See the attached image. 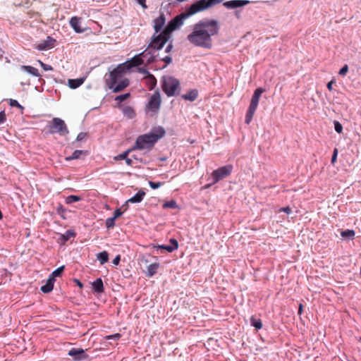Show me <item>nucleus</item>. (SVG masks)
Instances as JSON below:
<instances>
[{
  "mask_svg": "<svg viewBox=\"0 0 361 361\" xmlns=\"http://www.w3.org/2000/svg\"><path fill=\"white\" fill-rule=\"evenodd\" d=\"M219 30L220 25L217 20L203 18L192 25V31L186 39L195 47L209 50L213 47V37L219 35Z\"/></svg>",
  "mask_w": 361,
  "mask_h": 361,
  "instance_id": "nucleus-1",
  "label": "nucleus"
},
{
  "mask_svg": "<svg viewBox=\"0 0 361 361\" xmlns=\"http://www.w3.org/2000/svg\"><path fill=\"white\" fill-rule=\"evenodd\" d=\"M166 134L164 128L158 126L153 128L149 133L139 135L133 146V149H150Z\"/></svg>",
  "mask_w": 361,
  "mask_h": 361,
  "instance_id": "nucleus-2",
  "label": "nucleus"
},
{
  "mask_svg": "<svg viewBox=\"0 0 361 361\" xmlns=\"http://www.w3.org/2000/svg\"><path fill=\"white\" fill-rule=\"evenodd\" d=\"M198 12H200L199 8H197L194 4H192L190 6L186 8L185 12L176 16L169 20L163 30L171 36V33L180 27L187 18Z\"/></svg>",
  "mask_w": 361,
  "mask_h": 361,
  "instance_id": "nucleus-3",
  "label": "nucleus"
},
{
  "mask_svg": "<svg viewBox=\"0 0 361 361\" xmlns=\"http://www.w3.org/2000/svg\"><path fill=\"white\" fill-rule=\"evenodd\" d=\"M131 68V64L128 63V62L118 64L110 72L109 78L106 79V85H109L110 84L117 83V82L122 78L123 75L130 71Z\"/></svg>",
  "mask_w": 361,
  "mask_h": 361,
  "instance_id": "nucleus-4",
  "label": "nucleus"
},
{
  "mask_svg": "<svg viewBox=\"0 0 361 361\" xmlns=\"http://www.w3.org/2000/svg\"><path fill=\"white\" fill-rule=\"evenodd\" d=\"M264 92V89L262 87H258L254 91L245 115V123L246 124H249L252 121L253 116L257 108L259 98Z\"/></svg>",
  "mask_w": 361,
  "mask_h": 361,
  "instance_id": "nucleus-5",
  "label": "nucleus"
},
{
  "mask_svg": "<svg viewBox=\"0 0 361 361\" xmlns=\"http://www.w3.org/2000/svg\"><path fill=\"white\" fill-rule=\"evenodd\" d=\"M180 87L179 80L173 77L164 78L162 82V90L168 97H173Z\"/></svg>",
  "mask_w": 361,
  "mask_h": 361,
  "instance_id": "nucleus-6",
  "label": "nucleus"
},
{
  "mask_svg": "<svg viewBox=\"0 0 361 361\" xmlns=\"http://www.w3.org/2000/svg\"><path fill=\"white\" fill-rule=\"evenodd\" d=\"M171 36L166 32L162 30L158 35H154L151 42L149 44L147 49H153L154 50H161L165 44L169 40Z\"/></svg>",
  "mask_w": 361,
  "mask_h": 361,
  "instance_id": "nucleus-7",
  "label": "nucleus"
},
{
  "mask_svg": "<svg viewBox=\"0 0 361 361\" xmlns=\"http://www.w3.org/2000/svg\"><path fill=\"white\" fill-rule=\"evenodd\" d=\"M49 128L51 134L59 133L60 135H66L69 133L65 121L60 118H54Z\"/></svg>",
  "mask_w": 361,
  "mask_h": 361,
  "instance_id": "nucleus-8",
  "label": "nucleus"
},
{
  "mask_svg": "<svg viewBox=\"0 0 361 361\" xmlns=\"http://www.w3.org/2000/svg\"><path fill=\"white\" fill-rule=\"evenodd\" d=\"M233 169V166L231 164H227L213 171L212 173V183H217L228 177L232 173Z\"/></svg>",
  "mask_w": 361,
  "mask_h": 361,
  "instance_id": "nucleus-9",
  "label": "nucleus"
},
{
  "mask_svg": "<svg viewBox=\"0 0 361 361\" xmlns=\"http://www.w3.org/2000/svg\"><path fill=\"white\" fill-rule=\"evenodd\" d=\"M161 99L159 91H155L150 97L146 107L152 112L157 113L161 106Z\"/></svg>",
  "mask_w": 361,
  "mask_h": 361,
  "instance_id": "nucleus-10",
  "label": "nucleus"
},
{
  "mask_svg": "<svg viewBox=\"0 0 361 361\" xmlns=\"http://www.w3.org/2000/svg\"><path fill=\"white\" fill-rule=\"evenodd\" d=\"M68 355L73 357L75 361L85 360L89 357V355L85 353V350L82 348H73L68 351Z\"/></svg>",
  "mask_w": 361,
  "mask_h": 361,
  "instance_id": "nucleus-11",
  "label": "nucleus"
},
{
  "mask_svg": "<svg viewBox=\"0 0 361 361\" xmlns=\"http://www.w3.org/2000/svg\"><path fill=\"white\" fill-rule=\"evenodd\" d=\"M56 39L51 36H47L44 40L38 44L36 48L39 51H47L55 46Z\"/></svg>",
  "mask_w": 361,
  "mask_h": 361,
  "instance_id": "nucleus-12",
  "label": "nucleus"
},
{
  "mask_svg": "<svg viewBox=\"0 0 361 361\" xmlns=\"http://www.w3.org/2000/svg\"><path fill=\"white\" fill-rule=\"evenodd\" d=\"M250 3L248 0H231L223 3V6L228 9L238 8Z\"/></svg>",
  "mask_w": 361,
  "mask_h": 361,
  "instance_id": "nucleus-13",
  "label": "nucleus"
},
{
  "mask_svg": "<svg viewBox=\"0 0 361 361\" xmlns=\"http://www.w3.org/2000/svg\"><path fill=\"white\" fill-rule=\"evenodd\" d=\"M129 85V80L128 78H123L117 83L110 84L108 87L112 90L113 92H119L123 90L126 87Z\"/></svg>",
  "mask_w": 361,
  "mask_h": 361,
  "instance_id": "nucleus-14",
  "label": "nucleus"
},
{
  "mask_svg": "<svg viewBox=\"0 0 361 361\" xmlns=\"http://www.w3.org/2000/svg\"><path fill=\"white\" fill-rule=\"evenodd\" d=\"M166 23V17L164 14L161 13L159 17L154 20V30L155 33L161 32Z\"/></svg>",
  "mask_w": 361,
  "mask_h": 361,
  "instance_id": "nucleus-15",
  "label": "nucleus"
},
{
  "mask_svg": "<svg viewBox=\"0 0 361 361\" xmlns=\"http://www.w3.org/2000/svg\"><path fill=\"white\" fill-rule=\"evenodd\" d=\"M69 23L76 33H82L85 30L81 27V18L77 16L72 17L70 19Z\"/></svg>",
  "mask_w": 361,
  "mask_h": 361,
  "instance_id": "nucleus-16",
  "label": "nucleus"
},
{
  "mask_svg": "<svg viewBox=\"0 0 361 361\" xmlns=\"http://www.w3.org/2000/svg\"><path fill=\"white\" fill-rule=\"evenodd\" d=\"M145 56L147 55V49H145L140 54L135 55V56H133L131 59V60L130 61H127V62H128V63L131 64L132 68L134 66H138L142 65L145 63V59H143L142 56H145Z\"/></svg>",
  "mask_w": 361,
  "mask_h": 361,
  "instance_id": "nucleus-17",
  "label": "nucleus"
},
{
  "mask_svg": "<svg viewBox=\"0 0 361 361\" xmlns=\"http://www.w3.org/2000/svg\"><path fill=\"white\" fill-rule=\"evenodd\" d=\"M118 107L121 109L124 116H126L128 118L132 119L136 116L135 110L130 106L118 105Z\"/></svg>",
  "mask_w": 361,
  "mask_h": 361,
  "instance_id": "nucleus-18",
  "label": "nucleus"
},
{
  "mask_svg": "<svg viewBox=\"0 0 361 361\" xmlns=\"http://www.w3.org/2000/svg\"><path fill=\"white\" fill-rule=\"evenodd\" d=\"M54 282L55 279H53L52 277H49L45 284L41 286V291L43 292L44 293H50L54 288Z\"/></svg>",
  "mask_w": 361,
  "mask_h": 361,
  "instance_id": "nucleus-19",
  "label": "nucleus"
},
{
  "mask_svg": "<svg viewBox=\"0 0 361 361\" xmlns=\"http://www.w3.org/2000/svg\"><path fill=\"white\" fill-rule=\"evenodd\" d=\"M94 291L97 293H103L104 290L103 281L101 278L97 279L92 283Z\"/></svg>",
  "mask_w": 361,
  "mask_h": 361,
  "instance_id": "nucleus-20",
  "label": "nucleus"
},
{
  "mask_svg": "<svg viewBox=\"0 0 361 361\" xmlns=\"http://www.w3.org/2000/svg\"><path fill=\"white\" fill-rule=\"evenodd\" d=\"M145 195V192L142 190H140L135 195L128 200V202L130 203H140L142 201Z\"/></svg>",
  "mask_w": 361,
  "mask_h": 361,
  "instance_id": "nucleus-21",
  "label": "nucleus"
},
{
  "mask_svg": "<svg viewBox=\"0 0 361 361\" xmlns=\"http://www.w3.org/2000/svg\"><path fill=\"white\" fill-rule=\"evenodd\" d=\"M147 55L146 56H142V58L145 59V63L149 64L158 60L157 58L159 57V54L155 55L154 52H152L150 50L148 51L147 49Z\"/></svg>",
  "mask_w": 361,
  "mask_h": 361,
  "instance_id": "nucleus-22",
  "label": "nucleus"
},
{
  "mask_svg": "<svg viewBox=\"0 0 361 361\" xmlns=\"http://www.w3.org/2000/svg\"><path fill=\"white\" fill-rule=\"evenodd\" d=\"M182 98L190 102L195 101L198 97V91L195 89L190 90L188 93L183 94Z\"/></svg>",
  "mask_w": 361,
  "mask_h": 361,
  "instance_id": "nucleus-23",
  "label": "nucleus"
},
{
  "mask_svg": "<svg viewBox=\"0 0 361 361\" xmlns=\"http://www.w3.org/2000/svg\"><path fill=\"white\" fill-rule=\"evenodd\" d=\"M159 267V264L158 262H155L149 264L147 267L146 276L147 277H152L154 274H157V269Z\"/></svg>",
  "mask_w": 361,
  "mask_h": 361,
  "instance_id": "nucleus-24",
  "label": "nucleus"
},
{
  "mask_svg": "<svg viewBox=\"0 0 361 361\" xmlns=\"http://www.w3.org/2000/svg\"><path fill=\"white\" fill-rule=\"evenodd\" d=\"M85 79L79 78L76 79H69L68 81V86L71 89H76L83 84Z\"/></svg>",
  "mask_w": 361,
  "mask_h": 361,
  "instance_id": "nucleus-25",
  "label": "nucleus"
},
{
  "mask_svg": "<svg viewBox=\"0 0 361 361\" xmlns=\"http://www.w3.org/2000/svg\"><path fill=\"white\" fill-rule=\"evenodd\" d=\"M20 70L23 71H26L27 73H29L33 76H35V77H39L40 75L39 73L38 69L35 67H32L31 66H25V65L21 66Z\"/></svg>",
  "mask_w": 361,
  "mask_h": 361,
  "instance_id": "nucleus-26",
  "label": "nucleus"
},
{
  "mask_svg": "<svg viewBox=\"0 0 361 361\" xmlns=\"http://www.w3.org/2000/svg\"><path fill=\"white\" fill-rule=\"evenodd\" d=\"M138 72L140 73L144 74L145 78H148L150 80L151 82L152 83V85H156V83H157L156 78L146 68H138Z\"/></svg>",
  "mask_w": 361,
  "mask_h": 361,
  "instance_id": "nucleus-27",
  "label": "nucleus"
},
{
  "mask_svg": "<svg viewBox=\"0 0 361 361\" xmlns=\"http://www.w3.org/2000/svg\"><path fill=\"white\" fill-rule=\"evenodd\" d=\"M96 257L101 264H104L109 261V253L106 251L97 253Z\"/></svg>",
  "mask_w": 361,
  "mask_h": 361,
  "instance_id": "nucleus-28",
  "label": "nucleus"
},
{
  "mask_svg": "<svg viewBox=\"0 0 361 361\" xmlns=\"http://www.w3.org/2000/svg\"><path fill=\"white\" fill-rule=\"evenodd\" d=\"M75 235L76 233L73 230L68 229L63 234L61 235V239L63 242H67L71 238H74Z\"/></svg>",
  "mask_w": 361,
  "mask_h": 361,
  "instance_id": "nucleus-29",
  "label": "nucleus"
},
{
  "mask_svg": "<svg viewBox=\"0 0 361 361\" xmlns=\"http://www.w3.org/2000/svg\"><path fill=\"white\" fill-rule=\"evenodd\" d=\"M85 154V151L84 150H81V149H75L71 156H69V157H66L65 158L66 161H71V160H73V159H78L80 158V157L82 155V154Z\"/></svg>",
  "mask_w": 361,
  "mask_h": 361,
  "instance_id": "nucleus-30",
  "label": "nucleus"
},
{
  "mask_svg": "<svg viewBox=\"0 0 361 361\" xmlns=\"http://www.w3.org/2000/svg\"><path fill=\"white\" fill-rule=\"evenodd\" d=\"M355 235V232L354 230L352 229H346L344 231H342L341 233V235L345 238V239H353L354 236Z\"/></svg>",
  "mask_w": 361,
  "mask_h": 361,
  "instance_id": "nucleus-31",
  "label": "nucleus"
},
{
  "mask_svg": "<svg viewBox=\"0 0 361 361\" xmlns=\"http://www.w3.org/2000/svg\"><path fill=\"white\" fill-rule=\"evenodd\" d=\"M135 149H133V147L130 149H128L125 152H123L121 154H118L117 156L114 157L115 161H120V160H124L125 159L128 158V154Z\"/></svg>",
  "mask_w": 361,
  "mask_h": 361,
  "instance_id": "nucleus-32",
  "label": "nucleus"
},
{
  "mask_svg": "<svg viewBox=\"0 0 361 361\" xmlns=\"http://www.w3.org/2000/svg\"><path fill=\"white\" fill-rule=\"evenodd\" d=\"M251 325L255 327L257 330L262 329V322L260 319H257L254 316L250 317Z\"/></svg>",
  "mask_w": 361,
  "mask_h": 361,
  "instance_id": "nucleus-33",
  "label": "nucleus"
},
{
  "mask_svg": "<svg viewBox=\"0 0 361 361\" xmlns=\"http://www.w3.org/2000/svg\"><path fill=\"white\" fill-rule=\"evenodd\" d=\"M82 200L81 197L75 195H71L66 197L65 202L67 204H71L74 202H79Z\"/></svg>",
  "mask_w": 361,
  "mask_h": 361,
  "instance_id": "nucleus-34",
  "label": "nucleus"
},
{
  "mask_svg": "<svg viewBox=\"0 0 361 361\" xmlns=\"http://www.w3.org/2000/svg\"><path fill=\"white\" fill-rule=\"evenodd\" d=\"M164 209L171 208V209H177L178 208V205L177 204L176 201L171 200L170 201H167L164 202L162 205Z\"/></svg>",
  "mask_w": 361,
  "mask_h": 361,
  "instance_id": "nucleus-35",
  "label": "nucleus"
},
{
  "mask_svg": "<svg viewBox=\"0 0 361 361\" xmlns=\"http://www.w3.org/2000/svg\"><path fill=\"white\" fill-rule=\"evenodd\" d=\"M65 269V266L62 265L57 269H56L52 273L49 275V277H52L53 279H55L56 277H59L61 275L63 270Z\"/></svg>",
  "mask_w": 361,
  "mask_h": 361,
  "instance_id": "nucleus-36",
  "label": "nucleus"
},
{
  "mask_svg": "<svg viewBox=\"0 0 361 361\" xmlns=\"http://www.w3.org/2000/svg\"><path fill=\"white\" fill-rule=\"evenodd\" d=\"M130 94L129 92L124 93L122 94L117 95L114 99H115V101L118 102V104H120L121 102L128 99L130 97ZM118 105H120V104H118Z\"/></svg>",
  "mask_w": 361,
  "mask_h": 361,
  "instance_id": "nucleus-37",
  "label": "nucleus"
},
{
  "mask_svg": "<svg viewBox=\"0 0 361 361\" xmlns=\"http://www.w3.org/2000/svg\"><path fill=\"white\" fill-rule=\"evenodd\" d=\"M334 130L336 133H338V134H341L343 132V126L342 124L338 121H334Z\"/></svg>",
  "mask_w": 361,
  "mask_h": 361,
  "instance_id": "nucleus-38",
  "label": "nucleus"
},
{
  "mask_svg": "<svg viewBox=\"0 0 361 361\" xmlns=\"http://www.w3.org/2000/svg\"><path fill=\"white\" fill-rule=\"evenodd\" d=\"M9 105L12 107H17L21 110L24 109V107L16 99H10Z\"/></svg>",
  "mask_w": 361,
  "mask_h": 361,
  "instance_id": "nucleus-39",
  "label": "nucleus"
},
{
  "mask_svg": "<svg viewBox=\"0 0 361 361\" xmlns=\"http://www.w3.org/2000/svg\"><path fill=\"white\" fill-rule=\"evenodd\" d=\"M115 220L116 219H114L113 217H109V218L106 219V222H105L106 227L108 229L113 228L115 226Z\"/></svg>",
  "mask_w": 361,
  "mask_h": 361,
  "instance_id": "nucleus-40",
  "label": "nucleus"
},
{
  "mask_svg": "<svg viewBox=\"0 0 361 361\" xmlns=\"http://www.w3.org/2000/svg\"><path fill=\"white\" fill-rule=\"evenodd\" d=\"M154 247L157 249V250L158 249L165 250L168 252H173V250H172V248L171 247V246L169 245H158L154 246Z\"/></svg>",
  "mask_w": 361,
  "mask_h": 361,
  "instance_id": "nucleus-41",
  "label": "nucleus"
},
{
  "mask_svg": "<svg viewBox=\"0 0 361 361\" xmlns=\"http://www.w3.org/2000/svg\"><path fill=\"white\" fill-rule=\"evenodd\" d=\"M170 242V246L172 248L173 251L176 250L178 248V242L175 238H171L169 240Z\"/></svg>",
  "mask_w": 361,
  "mask_h": 361,
  "instance_id": "nucleus-42",
  "label": "nucleus"
},
{
  "mask_svg": "<svg viewBox=\"0 0 361 361\" xmlns=\"http://www.w3.org/2000/svg\"><path fill=\"white\" fill-rule=\"evenodd\" d=\"M160 60L165 63V65L162 68H165L169 64H170L171 63L172 58L171 56H166L163 58H161Z\"/></svg>",
  "mask_w": 361,
  "mask_h": 361,
  "instance_id": "nucleus-43",
  "label": "nucleus"
},
{
  "mask_svg": "<svg viewBox=\"0 0 361 361\" xmlns=\"http://www.w3.org/2000/svg\"><path fill=\"white\" fill-rule=\"evenodd\" d=\"M148 183H149V185L150 186V188L153 190L159 188L163 184L161 182H154V181H151V180L149 181Z\"/></svg>",
  "mask_w": 361,
  "mask_h": 361,
  "instance_id": "nucleus-44",
  "label": "nucleus"
},
{
  "mask_svg": "<svg viewBox=\"0 0 361 361\" xmlns=\"http://www.w3.org/2000/svg\"><path fill=\"white\" fill-rule=\"evenodd\" d=\"M56 212L58 214L61 215L63 219H65L63 214L66 212V209L63 207V205L60 204L57 207Z\"/></svg>",
  "mask_w": 361,
  "mask_h": 361,
  "instance_id": "nucleus-45",
  "label": "nucleus"
},
{
  "mask_svg": "<svg viewBox=\"0 0 361 361\" xmlns=\"http://www.w3.org/2000/svg\"><path fill=\"white\" fill-rule=\"evenodd\" d=\"M121 338L120 334H114L111 335L106 336L105 338L106 340H118Z\"/></svg>",
  "mask_w": 361,
  "mask_h": 361,
  "instance_id": "nucleus-46",
  "label": "nucleus"
},
{
  "mask_svg": "<svg viewBox=\"0 0 361 361\" xmlns=\"http://www.w3.org/2000/svg\"><path fill=\"white\" fill-rule=\"evenodd\" d=\"M348 71V66L344 65L339 71L338 74L341 76H344Z\"/></svg>",
  "mask_w": 361,
  "mask_h": 361,
  "instance_id": "nucleus-47",
  "label": "nucleus"
},
{
  "mask_svg": "<svg viewBox=\"0 0 361 361\" xmlns=\"http://www.w3.org/2000/svg\"><path fill=\"white\" fill-rule=\"evenodd\" d=\"M39 63H40V66L42 68V69L44 71H52L53 70L52 66L49 65V64L44 63H43L42 61H39Z\"/></svg>",
  "mask_w": 361,
  "mask_h": 361,
  "instance_id": "nucleus-48",
  "label": "nucleus"
},
{
  "mask_svg": "<svg viewBox=\"0 0 361 361\" xmlns=\"http://www.w3.org/2000/svg\"><path fill=\"white\" fill-rule=\"evenodd\" d=\"M6 121V115L5 111H0V125L4 123Z\"/></svg>",
  "mask_w": 361,
  "mask_h": 361,
  "instance_id": "nucleus-49",
  "label": "nucleus"
},
{
  "mask_svg": "<svg viewBox=\"0 0 361 361\" xmlns=\"http://www.w3.org/2000/svg\"><path fill=\"white\" fill-rule=\"evenodd\" d=\"M123 214V212L121 209H116L114 212V216H112L114 219H116L117 218L121 216Z\"/></svg>",
  "mask_w": 361,
  "mask_h": 361,
  "instance_id": "nucleus-50",
  "label": "nucleus"
},
{
  "mask_svg": "<svg viewBox=\"0 0 361 361\" xmlns=\"http://www.w3.org/2000/svg\"><path fill=\"white\" fill-rule=\"evenodd\" d=\"M337 156H338V149H337V148H335L334 149L333 154L331 157V160L332 164H334L336 161Z\"/></svg>",
  "mask_w": 361,
  "mask_h": 361,
  "instance_id": "nucleus-51",
  "label": "nucleus"
},
{
  "mask_svg": "<svg viewBox=\"0 0 361 361\" xmlns=\"http://www.w3.org/2000/svg\"><path fill=\"white\" fill-rule=\"evenodd\" d=\"M86 136H87V133H86L81 132V133H80L77 135L76 141H77V142L82 141L83 139H85V137H86Z\"/></svg>",
  "mask_w": 361,
  "mask_h": 361,
  "instance_id": "nucleus-52",
  "label": "nucleus"
},
{
  "mask_svg": "<svg viewBox=\"0 0 361 361\" xmlns=\"http://www.w3.org/2000/svg\"><path fill=\"white\" fill-rule=\"evenodd\" d=\"M121 261V255H117L114 258V259L112 260V264L115 266H117L118 265L119 262Z\"/></svg>",
  "mask_w": 361,
  "mask_h": 361,
  "instance_id": "nucleus-53",
  "label": "nucleus"
},
{
  "mask_svg": "<svg viewBox=\"0 0 361 361\" xmlns=\"http://www.w3.org/2000/svg\"><path fill=\"white\" fill-rule=\"evenodd\" d=\"M135 1L140 5L142 8L146 9L147 8V6L146 4V0H135Z\"/></svg>",
  "mask_w": 361,
  "mask_h": 361,
  "instance_id": "nucleus-54",
  "label": "nucleus"
},
{
  "mask_svg": "<svg viewBox=\"0 0 361 361\" xmlns=\"http://www.w3.org/2000/svg\"><path fill=\"white\" fill-rule=\"evenodd\" d=\"M280 212H285L288 214H290L292 212V209H290V207H281L280 209H279Z\"/></svg>",
  "mask_w": 361,
  "mask_h": 361,
  "instance_id": "nucleus-55",
  "label": "nucleus"
},
{
  "mask_svg": "<svg viewBox=\"0 0 361 361\" xmlns=\"http://www.w3.org/2000/svg\"><path fill=\"white\" fill-rule=\"evenodd\" d=\"M132 158L135 159V161H138L139 163L145 164V161L140 157H138L137 155L134 154L132 156Z\"/></svg>",
  "mask_w": 361,
  "mask_h": 361,
  "instance_id": "nucleus-56",
  "label": "nucleus"
},
{
  "mask_svg": "<svg viewBox=\"0 0 361 361\" xmlns=\"http://www.w3.org/2000/svg\"><path fill=\"white\" fill-rule=\"evenodd\" d=\"M335 83V81L334 80H330L327 85L326 87L329 91L333 90V85Z\"/></svg>",
  "mask_w": 361,
  "mask_h": 361,
  "instance_id": "nucleus-57",
  "label": "nucleus"
},
{
  "mask_svg": "<svg viewBox=\"0 0 361 361\" xmlns=\"http://www.w3.org/2000/svg\"><path fill=\"white\" fill-rule=\"evenodd\" d=\"M173 49V43L172 42H170L166 47L165 49V52L166 53H169L171 51V49Z\"/></svg>",
  "mask_w": 361,
  "mask_h": 361,
  "instance_id": "nucleus-58",
  "label": "nucleus"
},
{
  "mask_svg": "<svg viewBox=\"0 0 361 361\" xmlns=\"http://www.w3.org/2000/svg\"><path fill=\"white\" fill-rule=\"evenodd\" d=\"M126 161V163L128 166H132L133 165V160L130 158H126L124 159Z\"/></svg>",
  "mask_w": 361,
  "mask_h": 361,
  "instance_id": "nucleus-59",
  "label": "nucleus"
},
{
  "mask_svg": "<svg viewBox=\"0 0 361 361\" xmlns=\"http://www.w3.org/2000/svg\"><path fill=\"white\" fill-rule=\"evenodd\" d=\"M302 311H303V305L302 303H300L299 306H298V314H302Z\"/></svg>",
  "mask_w": 361,
  "mask_h": 361,
  "instance_id": "nucleus-60",
  "label": "nucleus"
},
{
  "mask_svg": "<svg viewBox=\"0 0 361 361\" xmlns=\"http://www.w3.org/2000/svg\"><path fill=\"white\" fill-rule=\"evenodd\" d=\"M75 281L76 282V284H77L79 287L82 288V287L83 286V284L82 283V282H81L80 280H78V279H75Z\"/></svg>",
  "mask_w": 361,
  "mask_h": 361,
  "instance_id": "nucleus-61",
  "label": "nucleus"
},
{
  "mask_svg": "<svg viewBox=\"0 0 361 361\" xmlns=\"http://www.w3.org/2000/svg\"><path fill=\"white\" fill-rule=\"evenodd\" d=\"M235 15H236L237 16H239V13H238V11H235Z\"/></svg>",
  "mask_w": 361,
  "mask_h": 361,
  "instance_id": "nucleus-62",
  "label": "nucleus"
},
{
  "mask_svg": "<svg viewBox=\"0 0 361 361\" xmlns=\"http://www.w3.org/2000/svg\"><path fill=\"white\" fill-rule=\"evenodd\" d=\"M359 341H361V336L359 338Z\"/></svg>",
  "mask_w": 361,
  "mask_h": 361,
  "instance_id": "nucleus-63",
  "label": "nucleus"
}]
</instances>
